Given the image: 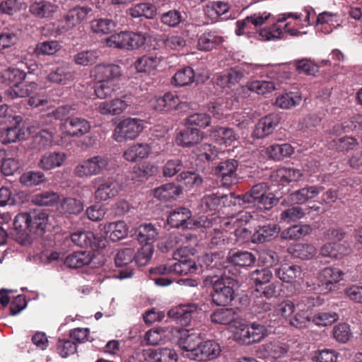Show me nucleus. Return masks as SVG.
<instances>
[{"instance_id":"nucleus-1","label":"nucleus","mask_w":362,"mask_h":362,"mask_svg":"<svg viewBox=\"0 0 362 362\" xmlns=\"http://www.w3.org/2000/svg\"><path fill=\"white\" fill-rule=\"evenodd\" d=\"M237 281L226 274L221 276L213 284V291L211 293L212 302L218 306L228 305L235 298V288Z\"/></svg>"},{"instance_id":"nucleus-2","label":"nucleus","mask_w":362,"mask_h":362,"mask_svg":"<svg viewBox=\"0 0 362 362\" xmlns=\"http://www.w3.org/2000/svg\"><path fill=\"white\" fill-rule=\"evenodd\" d=\"M110 160L103 156H95L79 163L74 168V174L78 177L99 175L109 170Z\"/></svg>"},{"instance_id":"nucleus-3","label":"nucleus","mask_w":362,"mask_h":362,"mask_svg":"<svg viewBox=\"0 0 362 362\" xmlns=\"http://www.w3.org/2000/svg\"><path fill=\"white\" fill-rule=\"evenodd\" d=\"M143 129V120L137 118H126L115 129L113 139L117 142L133 140L139 135Z\"/></svg>"},{"instance_id":"nucleus-4","label":"nucleus","mask_w":362,"mask_h":362,"mask_svg":"<svg viewBox=\"0 0 362 362\" xmlns=\"http://www.w3.org/2000/svg\"><path fill=\"white\" fill-rule=\"evenodd\" d=\"M168 223L173 228H182L193 229L197 227H208L205 220L201 218L197 221L192 218V212L185 207H179L173 209L168 217Z\"/></svg>"},{"instance_id":"nucleus-5","label":"nucleus","mask_w":362,"mask_h":362,"mask_svg":"<svg viewBox=\"0 0 362 362\" xmlns=\"http://www.w3.org/2000/svg\"><path fill=\"white\" fill-rule=\"evenodd\" d=\"M90 12L91 8L87 6H75L71 8L59 22L58 31L65 33L72 30L86 20Z\"/></svg>"},{"instance_id":"nucleus-6","label":"nucleus","mask_w":362,"mask_h":362,"mask_svg":"<svg viewBox=\"0 0 362 362\" xmlns=\"http://www.w3.org/2000/svg\"><path fill=\"white\" fill-rule=\"evenodd\" d=\"M95 183V198L107 201L116 197L120 192L121 185L113 177H100L94 180Z\"/></svg>"},{"instance_id":"nucleus-7","label":"nucleus","mask_w":362,"mask_h":362,"mask_svg":"<svg viewBox=\"0 0 362 362\" xmlns=\"http://www.w3.org/2000/svg\"><path fill=\"white\" fill-rule=\"evenodd\" d=\"M344 273L335 267H326L322 269L317 275V287L310 288L309 291H320L328 292L333 290L334 285L343 279Z\"/></svg>"},{"instance_id":"nucleus-8","label":"nucleus","mask_w":362,"mask_h":362,"mask_svg":"<svg viewBox=\"0 0 362 362\" xmlns=\"http://www.w3.org/2000/svg\"><path fill=\"white\" fill-rule=\"evenodd\" d=\"M197 270V263L190 259H180L173 264L160 265L151 270V272L160 274H175L178 275H187L194 273Z\"/></svg>"},{"instance_id":"nucleus-9","label":"nucleus","mask_w":362,"mask_h":362,"mask_svg":"<svg viewBox=\"0 0 362 362\" xmlns=\"http://www.w3.org/2000/svg\"><path fill=\"white\" fill-rule=\"evenodd\" d=\"M267 328L259 323L253 322L240 329L237 333L238 340L244 344L260 341L267 334Z\"/></svg>"},{"instance_id":"nucleus-10","label":"nucleus","mask_w":362,"mask_h":362,"mask_svg":"<svg viewBox=\"0 0 362 362\" xmlns=\"http://www.w3.org/2000/svg\"><path fill=\"white\" fill-rule=\"evenodd\" d=\"M238 161L234 159H228L221 162L215 169L216 175L221 178L224 186L230 187L238 182L236 170Z\"/></svg>"},{"instance_id":"nucleus-11","label":"nucleus","mask_w":362,"mask_h":362,"mask_svg":"<svg viewBox=\"0 0 362 362\" xmlns=\"http://www.w3.org/2000/svg\"><path fill=\"white\" fill-rule=\"evenodd\" d=\"M200 342L199 334L189 333V330H184L181 332L177 344L182 351V355L192 360Z\"/></svg>"},{"instance_id":"nucleus-12","label":"nucleus","mask_w":362,"mask_h":362,"mask_svg":"<svg viewBox=\"0 0 362 362\" xmlns=\"http://www.w3.org/2000/svg\"><path fill=\"white\" fill-rule=\"evenodd\" d=\"M197 311V305L196 304L180 305L170 309L168 313V315L169 317L176 320L177 323L182 326H188Z\"/></svg>"},{"instance_id":"nucleus-13","label":"nucleus","mask_w":362,"mask_h":362,"mask_svg":"<svg viewBox=\"0 0 362 362\" xmlns=\"http://www.w3.org/2000/svg\"><path fill=\"white\" fill-rule=\"evenodd\" d=\"M66 134L70 136H82L90 129V124L88 120L82 117H67L62 124Z\"/></svg>"},{"instance_id":"nucleus-14","label":"nucleus","mask_w":362,"mask_h":362,"mask_svg":"<svg viewBox=\"0 0 362 362\" xmlns=\"http://www.w3.org/2000/svg\"><path fill=\"white\" fill-rule=\"evenodd\" d=\"M204 133L197 128L186 127L176 136L177 145L190 148L198 144L204 138Z\"/></svg>"},{"instance_id":"nucleus-15","label":"nucleus","mask_w":362,"mask_h":362,"mask_svg":"<svg viewBox=\"0 0 362 362\" xmlns=\"http://www.w3.org/2000/svg\"><path fill=\"white\" fill-rule=\"evenodd\" d=\"M30 212L20 213L13 220V229L11 235L18 242L23 243L26 240L29 232Z\"/></svg>"},{"instance_id":"nucleus-16","label":"nucleus","mask_w":362,"mask_h":362,"mask_svg":"<svg viewBox=\"0 0 362 362\" xmlns=\"http://www.w3.org/2000/svg\"><path fill=\"white\" fill-rule=\"evenodd\" d=\"M220 353L221 347L216 341L214 340L201 341L192 360H212L218 357Z\"/></svg>"},{"instance_id":"nucleus-17","label":"nucleus","mask_w":362,"mask_h":362,"mask_svg":"<svg viewBox=\"0 0 362 362\" xmlns=\"http://www.w3.org/2000/svg\"><path fill=\"white\" fill-rule=\"evenodd\" d=\"M95 77L96 80L117 83V80L122 74L119 66L115 64H100L95 67Z\"/></svg>"},{"instance_id":"nucleus-18","label":"nucleus","mask_w":362,"mask_h":362,"mask_svg":"<svg viewBox=\"0 0 362 362\" xmlns=\"http://www.w3.org/2000/svg\"><path fill=\"white\" fill-rule=\"evenodd\" d=\"M29 232L37 235H42L46 230L49 221L48 214L43 210L30 212Z\"/></svg>"},{"instance_id":"nucleus-19","label":"nucleus","mask_w":362,"mask_h":362,"mask_svg":"<svg viewBox=\"0 0 362 362\" xmlns=\"http://www.w3.org/2000/svg\"><path fill=\"white\" fill-rule=\"evenodd\" d=\"M321 186H305L289 194L288 201L294 204H302L316 197L323 190Z\"/></svg>"},{"instance_id":"nucleus-20","label":"nucleus","mask_w":362,"mask_h":362,"mask_svg":"<svg viewBox=\"0 0 362 362\" xmlns=\"http://www.w3.org/2000/svg\"><path fill=\"white\" fill-rule=\"evenodd\" d=\"M210 136L220 145H230L238 139L233 129L226 127L215 126L210 130Z\"/></svg>"},{"instance_id":"nucleus-21","label":"nucleus","mask_w":362,"mask_h":362,"mask_svg":"<svg viewBox=\"0 0 362 362\" xmlns=\"http://www.w3.org/2000/svg\"><path fill=\"white\" fill-rule=\"evenodd\" d=\"M192 164L191 159L187 156L170 159L165 163L163 168V174L165 177H173L182 170H189Z\"/></svg>"},{"instance_id":"nucleus-22","label":"nucleus","mask_w":362,"mask_h":362,"mask_svg":"<svg viewBox=\"0 0 362 362\" xmlns=\"http://www.w3.org/2000/svg\"><path fill=\"white\" fill-rule=\"evenodd\" d=\"M280 231L276 224H267L258 226L251 237L254 243H262L275 238Z\"/></svg>"},{"instance_id":"nucleus-23","label":"nucleus","mask_w":362,"mask_h":362,"mask_svg":"<svg viewBox=\"0 0 362 362\" xmlns=\"http://www.w3.org/2000/svg\"><path fill=\"white\" fill-rule=\"evenodd\" d=\"M279 123L275 115H269L261 119L255 126L253 136L257 139L264 138L272 134Z\"/></svg>"},{"instance_id":"nucleus-24","label":"nucleus","mask_w":362,"mask_h":362,"mask_svg":"<svg viewBox=\"0 0 362 362\" xmlns=\"http://www.w3.org/2000/svg\"><path fill=\"white\" fill-rule=\"evenodd\" d=\"M127 96H124V99L115 98L110 101L102 102L98 105V109L103 115H119L129 105V102L127 100Z\"/></svg>"},{"instance_id":"nucleus-25","label":"nucleus","mask_w":362,"mask_h":362,"mask_svg":"<svg viewBox=\"0 0 362 362\" xmlns=\"http://www.w3.org/2000/svg\"><path fill=\"white\" fill-rule=\"evenodd\" d=\"M226 260L237 266L250 267L255 262L256 257L248 251L231 250L227 255Z\"/></svg>"},{"instance_id":"nucleus-26","label":"nucleus","mask_w":362,"mask_h":362,"mask_svg":"<svg viewBox=\"0 0 362 362\" xmlns=\"http://www.w3.org/2000/svg\"><path fill=\"white\" fill-rule=\"evenodd\" d=\"M223 42L222 36L216 31H206L199 35L197 42V47L202 51H209L215 49Z\"/></svg>"},{"instance_id":"nucleus-27","label":"nucleus","mask_w":362,"mask_h":362,"mask_svg":"<svg viewBox=\"0 0 362 362\" xmlns=\"http://www.w3.org/2000/svg\"><path fill=\"white\" fill-rule=\"evenodd\" d=\"M180 103L178 96L172 93H167L163 96L155 98L152 101L153 107L159 112H168L177 109Z\"/></svg>"},{"instance_id":"nucleus-28","label":"nucleus","mask_w":362,"mask_h":362,"mask_svg":"<svg viewBox=\"0 0 362 362\" xmlns=\"http://www.w3.org/2000/svg\"><path fill=\"white\" fill-rule=\"evenodd\" d=\"M151 147L146 143H138L129 147L123 153L125 160L136 162L138 159L147 158L151 153Z\"/></svg>"},{"instance_id":"nucleus-29","label":"nucleus","mask_w":362,"mask_h":362,"mask_svg":"<svg viewBox=\"0 0 362 362\" xmlns=\"http://www.w3.org/2000/svg\"><path fill=\"white\" fill-rule=\"evenodd\" d=\"M58 6L51 2L40 1L30 6V12L37 18H50L57 11Z\"/></svg>"},{"instance_id":"nucleus-30","label":"nucleus","mask_w":362,"mask_h":362,"mask_svg":"<svg viewBox=\"0 0 362 362\" xmlns=\"http://www.w3.org/2000/svg\"><path fill=\"white\" fill-rule=\"evenodd\" d=\"M182 190L181 187L173 182L166 183L154 189V197L163 202L176 199Z\"/></svg>"},{"instance_id":"nucleus-31","label":"nucleus","mask_w":362,"mask_h":362,"mask_svg":"<svg viewBox=\"0 0 362 362\" xmlns=\"http://www.w3.org/2000/svg\"><path fill=\"white\" fill-rule=\"evenodd\" d=\"M37 88L34 82L27 83L24 81L11 86L6 90V94L11 99L24 98L29 96Z\"/></svg>"},{"instance_id":"nucleus-32","label":"nucleus","mask_w":362,"mask_h":362,"mask_svg":"<svg viewBox=\"0 0 362 362\" xmlns=\"http://www.w3.org/2000/svg\"><path fill=\"white\" fill-rule=\"evenodd\" d=\"M135 235L141 244H151L155 242L158 236V229L151 223H144L136 229Z\"/></svg>"},{"instance_id":"nucleus-33","label":"nucleus","mask_w":362,"mask_h":362,"mask_svg":"<svg viewBox=\"0 0 362 362\" xmlns=\"http://www.w3.org/2000/svg\"><path fill=\"white\" fill-rule=\"evenodd\" d=\"M148 357L153 362H177L178 359L175 350L169 347L150 349Z\"/></svg>"},{"instance_id":"nucleus-34","label":"nucleus","mask_w":362,"mask_h":362,"mask_svg":"<svg viewBox=\"0 0 362 362\" xmlns=\"http://www.w3.org/2000/svg\"><path fill=\"white\" fill-rule=\"evenodd\" d=\"M66 154L62 152H49L42 156L39 167L49 170L61 166L66 159Z\"/></svg>"},{"instance_id":"nucleus-35","label":"nucleus","mask_w":362,"mask_h":362,"mask_svg":"<svg viewBox=\"0 0 362 362\" xmlns=\"http://www.w3.org/2000/svg\"><path fill=\"white\" fill-rule=\"evenodd\" d=\"M160 58L153 55H144L134 63L136 71L140 73H153L160 63Z\"/></svg>"},{"instance_id":"nucleus-36","label":"nucleus","mask_w":362,"mask_h":362,"mask_svg":"<svg viewBox=\"0 0 362 362\" xmlns=\"http://www.w3.org/2000/svg\"><path fill=\"white\" fill-rule=\"evenodd\" d=\"M239 318L238 309L219 308L211 315L213 322L222 325H228Z\"/></svg>"},{"instance_id":"nucleus-37","label":"nucleus","mask_w":362,"mask_h":362,"mask_svg":"<svg viewBox=\"0 0 362 362\" xmlns=\"http://www.w3.org/2000/svg\"><path fill=\"white\" fill-rule=\"evenodd\" d=\"M301 268L295 264H285L275 271L276 276L284 282H293L301 276Z\"/></svg>"},{"instance_id":"nucleus-38","label":"nucleus","mask_w":362,"mask_h":362,"mask_svg":"<svg viewBox=\"0 0 362 362\" xmlns=\"http://www.w3.org/2000/svg\"><path fill=\"white\" fill-rule=\"evenodd\" d=\"M47 79L52 83L66 85L74 80V74L68 66H61L52 71L47 76Z\"/></svg>"},{"instance_id":"nucleus-39","label":"nucleus","mask_w":362,"mask_h":362,"mask_svg":"<svg viewBox=\"0 0 362 362\" xmlns=\"http://www.w3.org/2000/svg\"><path fill=\"white\" fill-rule=\"evenodd\" d=\"M127 13L134 18L145 17L153 19L156 15V8L151 4L139 3L127 9Z\"/></svg>"},{"instance_id":"nucleus-40","label":"nucleus","mask_w":362,"mask_h":362,"mask_svg":"<svg viewBox=\"0 0 362 362\" xmlns=\"http://www.w3.org/2000/svg\"><path fill=\"white\" fill-rule=\"evenodd\" d=\"M230 9L228 3L223 1L209 2L204 7L205 15L212 21H217L220 16L226 13Z\"/></svg>"},{"instance_id":"nucleus-41","label":"nucleus","mask_w":362,"mask_h":362,"mask_svg":"<svg viewBox=\"0 0 362 362\" xmlns=\"http://www.w3.org/2000/svg\"><path fill=\"white\" fill-rule=\"evenodd\" d=\"M26 74L17 68H8L0 72V83L16 85L25 80Z\"/></svg>"},{"instance_id":"nucleus-42","label":"nucleus","mask_w":362,"mask_h":362,"mask_svg":"<svg viewBox=\"0 0 362 362\" xmlns=\"http://www.w3.org/2000/svg\"><path fill=\"white\" fill-rule=\"evenodd\" d=\"M312 228L308 225H294L283 230L281 233L282 239L297 240L310 234Z\"/></svg>"},{"instance_id":"nucleus-43","label":"nucleus","mask_w":362,"mask_h":362,"mask_svg":"<svg viewBox=\"0 0 362 362\" xmlns=\"http://www.w3.org/2000/svg\"><path fill=\"white\" fill-rule=\"evenodd\" d=\"M91 261L92 256L89 252L85 251L76 252L66 257L64 264L69 268L75 269L88 264Z\"/></svg>"},{"instance_id":"nucleus-44","label":"nucleus","mask_w":362,"mask_h":362,"mask_svg":"<svg viewBox=\"0 0 362 362\" xmlns=\"http://www.w3.org/2000/svg\"><path fill=\"white\" fill-rule=\"evenodd\" d=\"M71 240L74 245L81 247L96 248L95 238L90 231H77L71 234Z\"/></svg>"},{"instance_id":"nucleus-45","label":"nucleus","mask_w":362,"mask_h":362,"mask_svg":"<svg viewBox=\"0 0 362 362\" xmlns=\"http://www.w3.org/2000/svg\"><path fill=\"white\" fill-rule=\"evenodd\" d=\"M226 198H227L226 195L221 197L216 194L204 195L199 201L198 209L202 213L215 211L220 205L221 199Z\"/></svg>"},{"instance_id":"nucleus-46","label":"nucleus","mask_w":362,"mask_h":362,"mask_svg":"<svg viewBox=\"0 0 362 362\" xmlns=\"http://www.w3.org/2000/svg\"><path fill=\"white\" fill-rule=\"evenodd\" d=\"M293 148L289 144H273L267 148L268 156L276 160H281L293 153Z\"/></svg>"},{"instance_id":"nucleus-47","label":"nucleus","mask_w":362,"mask_h":362,"mask_svg":"<svg viewBox=\"0 0 362 362\" xmlns=\"http://www.w3.org/2000/svg\"><path fill=\"white\" fill-rule=\"evenodd\" d=\"M59 200V194L52 191L42 192L30 197V202L37 206H53L57 204Z\"/></svg>"},{"instance_id":"nucleus-48","label":"nucleus","mask_w":362,"mask_h":362,"mask_svg":"<svg viewBox=\"0 0 362 362\" xmlns=\"http://www.w3.org/2000/svg\"><path fill=\"white\" fill-rule=\"evenodd\" d=\"M104 230L107 235L109 234V238L113 242H116L127 235V227L123 221L110 223L104 226Z\"/></svg>"},{"instance_id":"nucleus-49","label":"nucleus","mask_w":362,"mask_h":362,"mask_svg":"<svg viewBox=\"0 0 362 362\" xmlns=\"http://www.w3.org/2000/svg\"><path fill=\"white\" fill-rule=\"evenodd\" d=\"M289 252L295 257L308 259L316 254L315 247L308 243H298L288 248Z\"/></svg>"},{"instance_id":"nucleus-50","label":"nucleus","mask_w":362,"mask_h":362,"mask_svg":"<svg viewBox=\"0 0 362 362\" xmlns=\"http://www.w3.org/2000/svg\"><path fill=\"white\" fill-rule=\"evenodd\" d=\"M268 190V186L265 182H259L252 187L250 191L243 194L241 199L244 203L254 204Z\"/></svg>"},{"instance_id":"nucleus-51","label":"nucleus","mask_w":362,"mask_h":362,"mask_svg":"<svg viewBox=\"0 0 362 362\" xmlns=\"http://www.w3.org/2000/svg\"><path fill=\"white\" fill-rule=\"evenodd\" d=\"M320 121V118L317 115L308 114L299 121L298 129L307 135L311 134L315 131Z\"/></svg>"},{"instance_id":"nucleus-52","label":"nucleus","mask_w":362,"mask_h":362,"mask_svg":"<svg viewBox=\"0 0 362 362\" xmlns=\"http://www.w3.org/2000/svg\"><path fill=\"white\" fill-rule=\"evenodd\" d=\"M275 173L282 183L297 182L303 175L300 170L294 168H281L278 169Z\"/></svg>"},{"instance_id":"nucleus-53","label":"nucleus","mask_w":362,"mask_h":362,"mask_svg":"<svg viewBox=\"0 0 362 362\" xmlns=\"http://www.w3.org/2000/svg\"><path fill=\"white\" fill-rule=\"evenodd\" d=\"M52 131L42 129L33 138L32 146L37 150L45 148L50 146L53 139Z\"/></svg>"},{"instance_id":"nucleus-54","label":"nucleus","mask_w":362,"mask_h":362,"mask_svg":"<svg viewBox=\"0 0 362 362\" xmlns=\"http://www.w3.org/2000/svg\"><path fill=\"white\" fill-rule=\"evenodd\" d=\"M194 72L191 67L183 68L176 72L173 76L175 86H185L191 84L194 80Z\"/></svg>"},{"instance_id":"nucleus-55","label":"nucleus","mask_w":362,"mask_h":362,"mask_svg":"<svg viewBox=\"0 0 362 362\" xmlns=\"http://www.w3.org/2000/svg\"><path fill=\"white\" fill-rule=\"evenodd\" d=\"M332 336L338 342L345 344L353 337V333L348 324L339 323L333 327Z\"/></svg>"},{"instance_id":"nucleus-56","label":"nucleus","mask_w":362,"mask_h":362,"mask_svg":"<svg viewBox=\"0 0 362 362\" xmlns=\"http://www.w3.org/2000/svg\"><path fill=\"white\" fill-rule=\"evenodd\" d=\"M91 30L97 34H108L115 28V23L108 18H98L91 21Z\"/></svg>"},{"instance_id":"nucleus-57","label":"nucleus","mask_w":362,"mask_h":362,"mask_svg":"<svg viewBox=\"0 0 362 362\" xmlns=\"http://www.w3.org/2000/svg\"><path fill=\"white\" fill-rule=\"evenodd\" d=\"M301 101V97L296 93L281 95L276 100V105L282 109H289L298 105Z\"/></svg>"},{"instance_id":"nucleus-58","label":"nucleus","mask_w":362,"mask_h":362,"mask_svg":"<svg viewBox=\"0 0 362 362\" xmlns=\"http://www.w3.org/2000/svg\"><path fill=\"white\" fill-rule=\"evenodd\" d=\"M288 346L279 342H269L264 345V351L269 357L278 359L284 357L288 352Z\"/></svg>"},{"instance_id":"nucleus-59","label":"nucleus","mask_w":362,"mask_h":362,"mask_svg":"<svg viewBox=\"0 0 362 362\" xmlns=\"http://www.w3.org/2000/svg\"><path fill=\"white\" fill-rule=\"evenodd\" d=\"M249 90L259 95H264L271 93L275 89L274 83L267 81H254L247 83Z\"/></svg>"},{"instance_id":"nucleus-60","label":"nucleus","mask_w":362,"mask_h":362,"mask_svg":"<svg viewBox=\"0 0 362 362\" xmlns=\"http://www.w3.org/2000/svg\"><path fill=\"white\" fill-rule=\"evenodd\" d=\"M98 57L95 50L81 51L74 56V62L79 66H90L96 62Z\"/></svg>"},{"instance_id":"nucleus-61","label":"nucleus","mask_w":362,"mask_h":362,"mask_svg":"<svg viewBox=\"0 0 362 362\" xmlns=\"http://www.w3.org/2000/svg\"><path fill=\"white\" fill-rule=\"evenodd\" d=\"M283 35V30L277 23L264 28L259 32V37L263 41L277 40L281 39Z\"/></svg>"},{"instance_id":"nucleus-62","label":"nucleus","mask_w":362,"mask_h":362,"mask_svg":"<svg viewBox=\"0 0 362 362\" xmlns=\"http://www.w3.org/2000/svg\"><path fill=\"white\" fill-rule=\"evenodd\" d=\"M134 257V248L124 247L118 250L115 257V265L117 267H127L132 263Z\"/></svg>"},{"instance_id":"nucleus-63","label":"nucleus","mask_w":362,"mask_h":362,"mask_svg":"<svg viewBox=\"0 0 362 362\" xmlns=\"http://www.w3.org/2000/svg\"><path fill=\"white\" fill-rule=\"evenodd\" d=\"M117 83H110L105 81H98V83L95 87V93L99 98H106L112 96L117 90Z\"/></svg>"},{"instance_id":"nucleus-64","label":"nucleus","mask_w":362,"mask_h":362,"mask_svg":"<svg viewBox=\"0 0 362 362\" xmlns=\"http://www.w3.org/2000/svg\"><path fill=\"white\" fill-rule=\"evenodd\" d=\"M338 353L333 349H324L314 352L313 361L314 362H337Z\"/></svg>"}]
</instances>
